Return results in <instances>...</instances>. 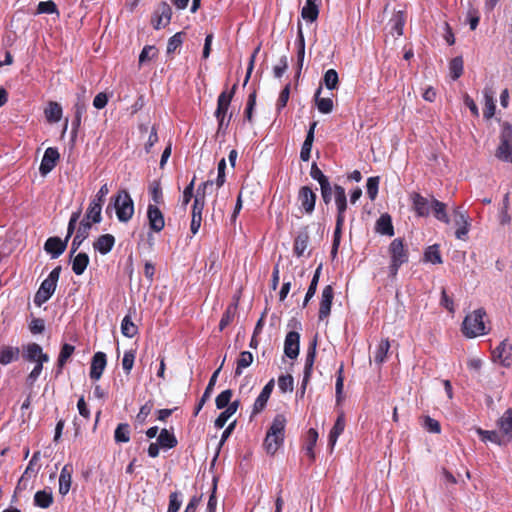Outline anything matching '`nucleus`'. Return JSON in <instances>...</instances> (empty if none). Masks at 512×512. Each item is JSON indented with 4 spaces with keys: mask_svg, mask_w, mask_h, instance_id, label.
<instances>
[{
    "mask_svg": "<svg viewBox=\"0 0 512 512\" xmlns=\"http://www.w3.org/2000/svg\"><path fill=\"white\" fill-rule=\"evenodd\" d=\"M111 205L115 209L117 219L120 222H128L134 215V202L126 190H120L115 196L111 198V204L107 206L106 212L108 213Z\"/></svg>",
    "mask_w": 512,
    "mask_h": 512,
    "instance_id": "obj_1",
    "label": "nucleus"
},
{
    "mask_svg": "<svg viewBox=\"0 0 512 512\" xmlns=\"http://www.w3.org/2000/svg\"><path fill=\"white\" fill-rule=\"evenodd\" d=\"M486 311L483 308L474 310L468 314L462 323V332L467 338H475L487 333L484 317Z\"/></svg>",
    "mask_w": 512,
    "mask_h": 512,
    "instance_id": "obj_2",
    "label": "nucleus"
},
{
    "mask_svg": "<svg viewBox=\"0 0 512 512\" xmlns=\"http://www.w3.org/2000/svg\"><path fill=\"white\" fill-rule=\"evenodd\" d=\"M61 273V266L55 267L41 283L38 291L34 296V303L41 307L54 294Z\"/></svg>",
    "mask_w": 512,
    "mask_h": 512,
    "instance_id": "obj_3",
    "label": "nucleus"
},
{
    "mask_svg": "<svg viewBox=\"0 0 512 512\" xmlns=\"http://www.w3.org/2000/svg\"><path fill=\"white\" fill-rule=\"evenodd\" d=\"M389 255L391 263L389 265V275L395 277L399 268L408 262V250L405 248L401 238H395L389 245Z\"/></svg>",
    "mask_w": 512,
    "mask_h": 512,
    "instance_id": "obj_4",
    "label": "nucleus"
},
{
    "mask_svg": "<svg viewBox=\"0 0 512 512\" xmlns=\"http://www.w3.org/2000/svg\"><path fill=\"white\" fill-rule=\"evenodd\" d=\"M495 156L500 161L512 163V126L507 122L501 126L499 145Z\"/></svg>",
    "mask_w": 512,
    "mask_h": 512,
    "instance_id": "obj_5",
    "label": "nucleus"
},
{
    "mask_svg": "<svg viewBox=\"0 0 512 512\" xmlns=\"http://www.w3.org/2000/svg\"><path fill=\"white\" fill-rule=\"evenodd\" d=\"M315 357H316V340H314L310 344V346L308 347L307 353H306L303 379L301 382V386H300L299 390L297 391V394H299L301 397L304 396L306 387L310 381Z\"/></svg>",
    "mask_w": 512,
    "mask_h": 512,
    "instance_id": "obj_6",
    "label": "nucleus"
},
{
    "mask_svg": "<svg viewBox=\"0 0 512 512\" xmlns=\"http://www.w3.org/2000/svg\"><path fill=\"white\" fill-rule=\"evenodd\" d=\"M453 222L457 227L455 237L459 240H466L471 224L469 216L460 207L453 210Z\"/></svg>",
    "mask_w": 512,
    "mask_h": 512,
    "instance_id": "obj_7",
    "label": "nucleus"
},
{
    "mask_svg": "<svg viewBox=\"0 0 512 512\" xmlns=\"http://www.w3.org/2000/svg\"><path fill=\"white\" fill-rule=\"evenodd\" d=\"M297 200L299 202V209L303 213L308 215L313 213L317 195L309 186H303L299 189Z\"/></svg>",
    "mask_w": 512,
    "mask_h": 512,
    "instance_id": "obj_8",
    "label": "nucleus"
},
{
    "mask_svg": "<svg viewBox=\"0 0 512 512\" xmlns=\"http://www.w3.org/2000/svg\"><path fill=\"white\" fill-rule=\"evenodd\" d=\"M334 198L337 208L336 226H343L345 222V212L347 210V197L345 189L342 186H334Z\"/></svg>",
    "mask_w": 512,
    "mask_h": 512,
    "instance_id": "obj_9",
    "label": "nucleus"
},
{
    "mask_svg": "<svg viewBox=\"0 0 512 512\" xmlns=\"http://www.w3.org/2000/svg\"><path fill=\"white\" fill-rule=\"evenodd\" d=\"M23 357L29 362L46 363L49 361L48 354L43 352L42 347L37 343H29L23 348Z\"/></svg>",
    "mask_w": 512,
    "mask_h": 512,
    "instance_id": "obj_10",
    "label": "nucleus"
},
{
    "mask_svg": "<svg viewBox=\"0 0 512 512\" xmlns=\"http://www.w3.org/2000/svg\"><path fill=\"white\" fill-rule=\"evenodd\" d=\"M494 361L499 362L504 367L512 365V345L508 340H503L493 351Z\"/></svg>",
    "mask_w": 512,
    "mask_h": 512,
    "instance_id": "obj_11",
    "label": "nucleus"
},
{
    "mask_svg": "<svg viewBox=\"0 0 512 512\" xmlns=\"http://www.w3.org/2000/svg\"><path fill=\"white\" fill-rule=\"evenodd\" d=\"M60 155L56 148L49 147L45 150L43 158L40 163L39 171L41 175L45 176L50 173L59 159Z\"/></svg>",
    "mask_w": 512,
    "mask_h": 512,
    "instance_id": "obj_12",
    "label": "nucleus"
},
{
    "mask_svg": "<svg viewBox=\"0 0 512 512\" xmlns=\"http://www.w3.org/2000/svg\"><path fill=\"white\" fill-rule=\"evenodd\" d=\"M212 185V181H206L198 187L192 206V217L195 216V218L202 219V212L205 205V191Z\"/></svg>",
    "mask_w": 512,
    "mask_h": 512,
    "instance_id": "obj_13",
    "label": "nucleus"
},
{
    "mask_svg": "<svg viewBox=\"0 0 512 512\" xmlns=\"http://www.w3.org/2000/svg\"><path fill=\"white\" fill-rule=\"evenodd\" d=\"M300 334L296 331L287 333L284 341V353L290 359H296L299 355Z\"/></svg>",
    "mask_w": 512,
    "mask_h": 512,
    "instance_id": "obj_14",
    "label": "nucleus"
},
{
    "mask_svg": "<svg viewBox=\"0 0 512 512\" xmlns=\"http://www.w3.org/2000/svg\"><path fill=\"white\" fill-rule=\"evenodd\" d=\"M91 229V222L86 219H82L79 223L76 234L72 240L70 256L72 257L76 251L80 248L81 244L84 240L89 236V231Z\"/></svg>",
    "mask_w": 512,
    "mask_h": 512,
    "instance_id": "obj_15",
    "label": "nucleus"
},
{
    "mask_svg": "<svg viewBox=\"0 0 512 512\" xmlns=\"http://www.w3.org/2000/svg\"><path fill=\"white\" fill-rule=\"evenodd\" d=\"M149 226L154 232H160L165 226L163 213L156 205L150 203L147 208Z\"/></svg>",
    "mask_w": 512,
    "mask_h": 512,
    "instance_id": "obj_16",
    "label": "nucleus"
},
{
    "mask_svg": "<svg viewBox=\"0 0 512 512\" xmlns=\"http://www.w3.org/2000/svg\"><path fill=\"white\" fill-rule=\"evenodd\" d=\"M334 297V290L331 285L324 287L321 295L319 307V320L327 318L331 312L332 301Z\"/></svg>",
    "mask_w": 512,
    "mask_h": 512,
    "instance_id": "obj_17",
    "label": "nucleus"
},
{
    "mask_svg": "<svg viewBox=\"0 0 512 512\" xmlns=\"http://www.w3.org/2000/svg\"><path fill=\"white\" fill-rule=\"evenodd\" d=\"M67 239H60L59 237H50L44 244V250L50 254L52 259L58 258L67 247Z\"/></svg>",
    "mask_w": 512,
    "mask_h": 512,
    "instance_id": "obj_18",
    "label": "nucleus"
},
{
    "mask_svg": "<svg viewBox=\"0 0 512 512\" xmlns=\"http://www.w3.org/2000/svg\"><path fill=\"white\" fill-rule=\"evenodd\" d=\"M171 16L172 9L170 5L166 2L160 3L155 12L154 28L161 29L166 27L170 23Z\"/></svg>",
    "mask_w": 512,
    "mask_h": 512,
    "instance_id": "obj_19",
    "label": "nucleus"
},
{
    "mask_svg": "<svg viewBox=\"0 0 512 512\" xmlns=\"http://www.w3.org/2000/svg\"><path fill=\"white\" fill-rule=\"evenodd\" d=\"M107 364L106 354L104 352H96L92 357L90 378L99 380Z\"/></svg>",
    "mask_w": 512,
    "mask_h": 512,
    "instance_id": "obj_20",
    "label": "nucleus"
},
{
    "mask_svg": "<svg viewBox=\"0 0 512 512\" xmlns=\"http://www.w3.org/2000/svg\"><path fill=\"white\" fill-rule=\"evenodd\" d=\"M236 84L233 85L232 90L230 92L223 91L219 96L217 100V109L215 111V117L216 118H225L230 102L233 98V95L235 93Z\"/></svg>",
    "mask_w": 512,
    "mask_h": 512,
    "instance_id": "obj_21",
    "label": "nucleus"
},
{
    "mask_svg": "<svg viewBox=\"0 0 512 512\" xmlns=\"http://www.w3.org/2000/svg\"><path fill=\"white\" fill-rule=\"evenodd\" d=\"M413 208L420 217H427L431 213V199L423 197L419 193L411 196Z\"/></svg>",
    "mask_w": 512,
    "mask_h": 512,
    "instance_id": "obj_22",
    "label": "nucleus"
},
{
    "mask_svg": "<svg viewBox=\"0 0 512 512\" xmlns=\"http://www.w3.org/2000/svg\"><path fill=\"white\" fill-rule=\"evenodd\" d=\"M286 423V417L283 414H277L274 417L266 435L276 436L279 440H284Z\"/></svg>",
    "mask_w": 512,
    "mask_h": 512,
    "instance_id": "obj_23",
    "label": "nucleus"
},
{
    "mask_svg": "<svg viewBox=\"0 0 512 512\" xmlns=\"http://www.w3.org/2000/svg\"><path fill=\"white\" fill-rule=\"evenodd\" d=\"M273 387L274 380L272 379L263 387L262 391L256 398L253 405V414H257L265 408L267 401L272 393Z\"/></svg>",
    "mask_w": 512,
    "mask_h": 512,
    "instance_id": "obj_24",
    "label": "nucleus"
},
{
    "mask_svg": "<svg viewBox=\"0 0 512 512\" xmlns=\"http://www.w3.org/2000/svg\"><path fill=\"white\" fill-rule=\"evenodd\" d=\"M223 361H225V358L223 359ZM222 363H224V362H222ZM221 365H223V364H221ZM221 368H222V366H220L216 371H214V373L210 377L208 385H207V387H206V389H205L201 399L199 400L198 404L195 407L194 416L198 415V413L201 411V409L203 408V406L206 403V401L210 398L211 393L213 391V388H214V386L216 384L217 377H218V375L220 373Z\"/></svg>",
    "mask_w": 512,
    "mask_h": 512,
    "instance_id": "obj_25",
    "label": "nucleus"
},
{
    "mask_svg": "<svg viewBox=\"0 0 512 512\" xmlns=\"http://www.w3.org/2000/svg\"><path fill=\"white\" fill-rule=\"evenodd\" d=\"M115 237L111 234H104L99 236L93 243L95 251L102 255L108 254L114 247Z\"/></svg>",
    "mask_w": 512,
    "mask_h": 512,
    "instance_id": "obj_26",
    "label": "nucleus"
},
{
    "mask_svg": "<svg viewBox=\"0 0 512 512\" xmlns=\"http://www.w3.org/2000/svg\"><path fill=\"white\" fill-rule=\"evenodd\" d=\"M72 473H73V467L69 464H66L60 472L59 475V493L62 496H65L68 494L71 483H72Z\"/></svg>",
    "mask_w": 512,
    "mask_h": 512,
    "instance_id": "obj_27",
    "label": "nucleus"
},
{
    "mask_svg": "<svg viewBox=\"0 0 512 512\" xmlns=\"http://www.w3.org/2000/svg\"><path fill=\"white\" fill-rule=\"evenodd\" d=\"M345 424H346L345 415H344V412L342 411L338 415V417L329 433V436H328V444L331 447V449L334 448V446L337 443L338 437L343 433Z\"/></svg>",
    "mask_w": 512,
    "mask_h": 512,
    "instance_id": "obj_28",
    "label": "nucleus"
},
{
    "mask_svg": "<svg viewBox=\"0 0 512 512\" xmlns=\"http://www.w3.org/2000/svg\"><path fill=\"white\" fill-rule=\"evenodd\" d=\"M497 426L508 441L512 440V409H507L497 421Z\"/></svg>",
    "mask_w": 512,
    "mask_h": 512,
    "instance_id": "obj_29",
    "label": "nucleus"
},
{
    "mask_svg": "<svg viewBox=\"0 0 512 512\" xmlns=\"http://www.w3.org/2000/svg\"><path fill=\"white\" fill-rule=\"evenodd\" d=\"M319 15L318 0H306L305 5L301 10L302 18L307 22H314Z\"/></svg>",
    "mask_w": 512,
    "mask_h": 512,
    "instance_id": "obj_30",
    "label": "nucleus"
},
{
    "mask_svg": "<svg viewBox=\"0 0 512 512\" xmlns=\"http://www.w3.org/2000/svg\"><path fill=\"white\" fill-rule=\"evenodd\" d=\"M20 356V349L13 346H1L0 347V364L8 365L14 361H17Z\"/></svg>",
    "mask_w": 512,
    "mask_h": 512,
    "instance_id": "obj_31",
    "label": "nucleus"
},
{
    "mask_svg": "<svg viewBox=\"0 0 512 512\" xmlns=\"http://www.w3.org/2000/svg\"><path fill=\"white\" fill-rule=\"evenodd\" d=\"M239 401H233L231 402L228 407H225V410L219 414V416L216 418L214 422V426L217 429H221L225 426L228 419L236 413L238 407H239Z\"/></svg>",
    "mask_w": 512,
    "mask_h": 512,
    "instance_id": "obj_32",
    "label": "nucleus"
},
{
    "mask_svg": "<svg viewBox=\"0 0 512 512\" xmlns=\"http://www.w3.org/2000/svg\"><path fill=\"white\" fill-rule=\"evenodd\" d=\"M63 114L62 107L59 103L50 101L44 109V115L49 123H57L61 120Z\"/></svg>",
    "mask_w": 512,
    "mask_h": 512,
    "instance_id": "obj_33",
    "label": "nucleus"
},
{
    "mask_svg": "<svg viewBox=\"0 0 512 512\" xmlns=\"http://www.w3.org/2000/svg\"><path fill=\"white\" fill-rule=\"evenodd\" d=\"M375 230L382 235L393 236L394 228L391 216L389 214H382L376 221Z\"/></svg>",
    "mask_w": 512,
    "mask_h": 512,
    "instance_id": "obj_34",
    "label": "nucleus"
},
{
    "mask_svg": "<svg viewBox=\"0 0 512 512\" xmlns=\"http://www.w3.org/2000/svg\"><path fill=\"white\" fill-rule=\"evenodd\" d=\"M431 208V213H433L437 220L444 222L445 224L450 223V218L446 211V205L443 202H440L435 198H431Z\"/></svg>",
    "mask_w": 512,
    "mask_h": 512,
    "instance_id": "obj_35",
    "label": "nucleus"
},
{
    "mask_svg": "<svg viewBox=\"0 0 512 512\" xmlns=\"http://www.w3.org/2000/svg\"><path fill=\"white\" fill-rule=\"evenodd\" d=\"M483 94H484V101H485L483 116L485 119H490L494 116L495 109H496L493 91L491 89L485 88L483 91Z\"/></svg>",
    "mask_w": 512,
    "mask_h": 512,
    "instance_id": "obj_36",
    "label": "nucleus"
},
{
    "mask_svg": "<svg viewBox=\"0 0 512 512\" xmlns=\"http://www.w3.org/2000/svg\"><path fill=\"white\" fill-rule=\"evenodd\" d=\"M88 264L89 256L84 252H80L77 255H75L74 258L72 259V271L76 275H82L86 270Z\"/></svg>",
    "mask_w": 512,
    "mask_h": 512,
    "instance_id": "obj_37",
    "label": "nucleus"
},
{
    "mask_svg": "<svg viewBox=\"0 0 512 512\" xmlns=\"http://www.w3.org/2000/svg\"><path fill=\"white\" fill-rule=\"evenodd\" d=\"M74 350H75V347L68 343H65L61 347V350H60V353H59V356L57 359L58 367H57V371H56V376H58L62 372L64 365L66 364L67 360L71 357Z\"/></svg>",
    "mask_w": 512,
    "mask_h": 512,
    "instance_id": "obj_38",
    "label": "nucleus"
},
{
    "mask_svg": "<svg viewBox=\"0 0 512 512\" xmlns=\"http://www.w3.org/2000/svg\"><path fill=\"white\" fill-rule=\"evenodd\" d=\"M309 234L307 230L300 231L294 241V253L301 257L308 247Z\"/></svg>",
    "mask_w": 512,
    "mask_h": 512,
    "instance_id": "obj_39",
    "label": "nucleus"
},
{
    "mask_svg": "<svg viewBox=\"0 0 512 512\" xmlns=\"http://www.w3.org/2000/svg\"><path fill=\"white\" fill-rule=\"evenodd\" d=\"M157 442L164 449H172L178 443L175 435L169 432L167 429L161 430Z\"/></svg>",
    "mask_w": 512,
    "mask_h": 512,
    "instance_id": "obj_40",
    "label": "nucleus"
},
{
    "mask_svg": "<svg viewBox=\"0 0 512 512\" xmlns=\"http://www.w3.org/2000/svg\"><path fill=\"white\" fill-rule=\"evenodd\" d=\"M53 503L52 492L47 490L37 491L34 495V505L40 508H48Z\"/></svg>",
    "mask_w": 512,
    "mask_h": 512,
    "instance_id": "obj_41",
    "label": "nucleus"
},
{
    "mask_svg": "<svg viewBox=\"0 0 512 512\" xmlns=\"http://www.w3.org/2000/svg\"><path fill=\"white\" fill-rule=\"evenodd\" d=\"M102 205L96 202H90L89 207L86 211L85 218L87 221L92 223H100L102 220L101 216Z\"/></svg>",
    "mask_w": 512,
    "mask_h": 512,
    "instance_id": "obj_42",
    "label": "nucleus"
},
{
    "mask_svg": "<svg viewBox=\"0 0 512 512\" xmlns=\"http://www.w3.org/2000/svg\"><path fill=\"white\" fill-rule=\"evenodd\" d=\"M253 362V354L249 351H243L240 353L237 359V366L235 369V376H240L243 369L249 367Z\"/></svg>",
    "mask_w": 512,
    "mask_h": 512,
    "instance_id": "obj_43",
    "label": "nucleus"
},
{
    "mask_svg": "<svg viewBox=\"0 0 512 512\" xmlns=\"http://www.w3.org/2000/svg\"><path fill=\"white\" fill-rule=\"evenodd\" d=\"M321 87L315 92L316 105L319 112L328 114L333 110V101L331 98H320Z\"/></svg>",
    "mask_w": 512,
    "mask_h": 512,
    "instance_id": "obj_44",
    "label": "nucleus"
},
{
    "mask_svg": "<svg viewBox=\"0 0 512 512\" xmlns=\"http://www.w3.org/2000/svg\"><path fill=\"white\" fill-rule=\"evenodd\" d=\"M477 434L480 436L481 440L483 442H491L497 445H503L504 442L502 440V437L497 431H488L483 430L481 428H478L476 430Z\"/></svg>",
    "mask_w": 512,
    "mask_h": 512,
    "instance_id": "obj_45",
    "label": "nucleus"
},
{
    "mask_svg": "<svg viewBox=\"0 0 512 512\" xmlns=\"http://www.w3.org/2000/svg\"><path fill=\"white\" fill-rule=\"evenodd\" d=\"M391 30L397 36H401L403 34V28L405 24V16L402 11L396 12L390 20Z\"/></svg>",
    "mask_w": 512,
    "mask_h": 512,
    "instance_id": "obj_46",
    "label": "nucleus"
},
{
    "mask_svg": "<svg viewBox=\"0 0 512 512\" xmlns=\"http://www.w3.org/2000/svg\"><path fill=\"white\" fill-rule=\"evenodd\" d=\"M237 311V304H230L225 312L223 313L220 323H219V329L220 331H223L228 325H230L236 315Z\"/></svg>",
    "mask_w": 512,
    "mask_h": 512,
    "instance_id": "obj_47",
    "label": "nucleus"
},
{
    "mask_svg": "<svg viewBox=\"0 0 512 512\" xmlns=\"http://www.w3.org/2000/svg\"><path fill=\"white\" fill-rule=\"evenodd\" d=\"M149 194H150L151 200L153 202L152 205L157 206V205L163 203V193H162L160 181L154 180L153 182L150 183Z\"/></svg>",
    "mask_w": 512,
    "mask_h": 512,
    "instance_id": "obj_48",
    "label": "nucleus"
},
{
    "mask_svg": "<svg viewBox=\"0 0 512 512\" xmlns=\"http://www.w3.org/2000/svg\"><path fill=\"white\" fill-rule=\"evenodd\" d=\"M389 349H390L389 340L388 339L382 340L374 352L375 363L382 364L386 359Z\"/></svg>",
    "mask_w": 512,
    "mask_h": 512,
    "instance_id": "obj_49",
    "label": "nucleus"
},
{
    "mask_svg": "<svg viewBox=\"0 0 512 512\" xmlns=\"http://www.w3.org/2000/svg\"><path fill=\"white\" fill-rule=\"evenodd\" d=\"M323 84L328 90H335L338 88L339 77L335 69H328L323 77Z\"/></svg>",
    "mask_w": 512,
    "mask_h": 512,
    "instance_id": "obj_50",
    "label": "nucleus"
},
{
    "mask_svg": "<svg viewBox=\"0 0 512 512\" xmlns=\"http://www.w3.org/2000/svg\"><path fill=\"white\" fill-rule=\"evenodd\" d=\"M115 441L118 443H127L130 440V430L127 423H120L114 432Z\"/></svg>",
    "mask_w": 512,
    "mask_h": 512,
    "instance_id": "obj_51",
    "label": "nucleus"
},
{
    "mask_svg": "<svg viewBox=\"0 0 512 512\" xmlns=\"http://www.w3.org/2000/svg\"><path fill=\"white\" fill-rule=\"evenodd\" d=\"M463 69V59L461 56H457L450 61L449 70L453 80L458 79L462 75Z\"/></svg>",
    "mask_w": 512,
    "mask_h": 512,
    "instance_id": "obj_52",
    "label": "nucleus"
},
{
    "mask_svg": "<svg viewBox=\"0 0 512 512\" xmlns=\"http://www.w3.org/2000/svg\"><path fill=\"white\" fill-rule=\"evenodd\" d=\"M121 332L125 337L132 338L137 332V326L131 321L129 316H125L121 322Z\"/></svg>",
    "mask_w": 512,
    "mask_h": 512,
    "instance_id": "obj_53",
    "label": "nucleus"
},
{
    "mask_svg": "<svg viewBox=\"0 0 512 512\" xmlns=\"http://www.w3.org/2000/svg\"><path fill=\"white\" fill-rule=\"evenodd\" d=\"M283 442L284 440H279L276 436L266 435L264 446L268 454L274 455Z\"/></svg>",
    "mask_w": 512,
    "mask_h": 512,
    "instance_id": "obj_54",
    "label": "nucleus"
},
{
    "mask_svg": "<svg viewBox=\"0 0 512 512\" xmlns=\"http://www.w3.org/2000/svg\"><path fill=\"white\" fill-rule=\"evenodd\" d=\"M157 48L153 45H146L143 47L139 55V64L143 65L147 61L154 59L157 56Z\"/></svg>",
    "mask_w": 512,
    "mask_h": 512,
    "instance_id": "obj_55",
    "label": "nucleus"
},
{
    "mask_svg": "<svg viewBox=\"0 0 512 512\" xmlns=\"http://www.w3.org/2000/svg\"><path fill=\"white\" fill-rule=\"evenodd\" d=\"M425 260L432 264H440L442 263L441 254L437 245L429 246L425 251Z\"/></svg>",
    "mask_w": 512,
    "mask_h": 512,
    "instance_id": "obj_56",
    "label": "nucleus"
},
{
    "mask_svg": "<svg viewBox=\"0 0 512 512\" xmlns=\"http://www.w3.org/2000/svg\"><path fill=\"white\" fill-rule=\"evenodd\" d=\"M136 352L134 350H127L124 352L122 358V368L124 372L129 375L135 361Z\"/></svg>",
    "mask_w": 512,
    "mask_h": 512,
    "instance_id": "obj_57",
    "label": "nucleus"
},
{
    "mask_svg": "<svg viewBox=\"0 0 512 512\" xmlns=\"http://www.w3.org/2000/svg\"><path fill=\"white\" fill-rule=\"evenodd\" d=\"M233 392L230 389L222 391L215 400L216 407L218 409H224L225 407H228V405L231 403Z\"/></svg>",
    "mask_w": 512,
    "mask_h": 512,
    "instance_id": "obj_58",
    "label": "nucleus"
},
{
    "mask_svg": "<svg viewBox=\"0 0 512 512\" xmlns=\"http://www.w3.org/2000/svg\"><path fill=\"white\" fill-rule=\"evenodd\" d=\"M37 14H58L57 6L51 0L42 1L37 6Z\"/></svg>",
    "mask_w": 512,
    "mask_h": 512,
    "instance_id": "obj_59",
    "label": "nucleus"
},
{
    "mask_svg": "<svg viewBox=\"0 0 512 512\" xmlns=\"http://www.w3.org/2000/svg\"><path fill=\"white\" fill-rule=\"evenodd\" d=\"M182 505V495L179 492H172L169 496L167 512H178Z\"/></svg>",
    "mask_w": 512,
    "mask_h": 512,
    "instance_id": "obj_60",
    "label": "nucleus"
},
{
    "mask_svg": "<svg viewBox=\"0 0 512 512\" xmlns=\"http://www.w3.org/2000/svg\"><path fill=\"white\" fill-rule=\"evenodd\" d=\"M379 181V177H369L367 179V194L371 200H374L378 194Z\"/></svg>",
    "mask_w": 512,
    "mask_h": 512,
    "instance_id": "obj_61",
    "label": "nucleus"
},
{
    "mask_svg": "<svg viewBox=\"0 0 512 512\" xmlns=\"http://www.w3.org/2000/svg\"><path fill=\"white\" fill-rule=\"evenodd\" d=\"M317 439H318L317 431L313 428H310L307 432V438H306V441H307L306 451L310 457H314L313 448L317 442Z\"/></svg>",
    "mask_w": 512,
    "mask_h": 512,
    "instance_id": "obj_62",
    "label": "nucleus"
},
{
    "mask_svg": "<svg viewBox=\"0 0 512 512\" xmlns=\"http://www.w3.org/2000/svg\"><path fill=\"white\" fill-rule=\"evenodd\" d=\"M182 35L183 34L181 32H178L169 38L168 43H167V53L168 54L174 53L182 45V42H183Z\"/></svg>",
    "mask_w": 512,
    "mask_h": 512,
    "instance_id": "obj_63",
    "label": "nucleus"
},
{
    "mask_svg": "<svg viewBox=\"0 0 512 512\" xmlns=\"http://www.w3.org/2000/svg\"><path fill=\"white\" fill-rule=\"evenodd\" d=\"M294 379L291 375H282L278 378V387L282 392L293 390Z\"/></svg>",
    "mask_w": 512,
    "mask_h": 512,
    "instance_id": "obj_64",
    "label": "nucleus"
}]
</instances>
